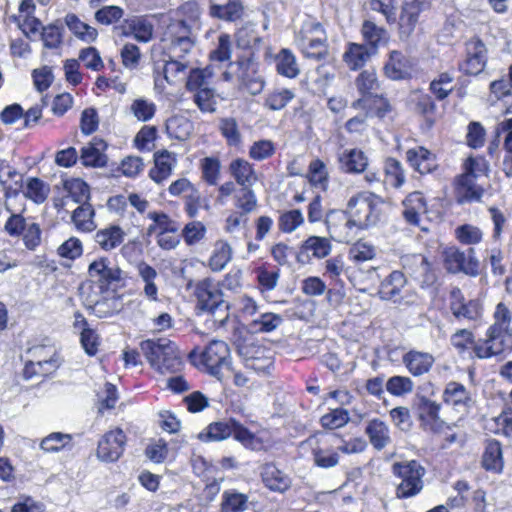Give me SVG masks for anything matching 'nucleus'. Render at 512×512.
<instances>
[{
	"label": "nucleus",
	"mask_w": 512,
	"mask_h": 512,
	"mask_svg": "<svg viewBox=\"0 0 512 512\" xmlns=\"http://www.w3.org/2000/svg\"><path fill=\"white\" fill-rule=\"evenodd\" d=\"M512 311L499 302L493 312V323L487 329L486 338L479 339L474 346V353L484 359L512 350Z\"/></svg>",
	"instance_id": "obj_1"
},
{
	"label": "nucleus",
	"mask_w": 512,
	"mask_h": 512,
	"mask_svg": "<svg viewBox=\"0 0 512 512\" xmlns=\"http://www.w3.org/2000/svg\"><path fill=\"white\" fill-rule=\"evenodd\" d=\"M140 350L151 368L160 374L176 373L183 365L176 344L169 339L144 340L140 343Z\"/></svg>",
	"instance_id": "obj_2"
},
{
	"label": "nucleus",
	"mask_w": 512,
	"mask_h": 512,
	"mask_svg": "<svg viewBox=\"0 0 512 512\" xmlns=\"http://www.w3.org/2000/svg\"><path fill=\"white\" fill-rule=\"evenodd\" d=\"M234 71H225L223 79L232 81L235 77L240 89L246 90L251 95H258L265 86L264 77L259 72V63L253 51L243 52L237 56L236 61L230 62Z\"/></svg>",
	"instance_id": "obj_3"
},
{
	"label": "nucleus",
	"mask_w": 512,
	"mask_h": 512,
	"mask_svg": "<svg viewBox=\"0 0 512 512\" xmlns=\"http://www.w3.org/2000/svg\"><path fill=\"white\" fill-rule=\"evenodd\" d=\"M392 473L398 479L395 487L396 498L409 499L422 492L426 469L418 461L395 462Z\"/></svg>",
	"instance_id": "obj_4"
},
{
	"label": "nucleus",
	"mask_w": 512,
	"mask_h": 512,
	"mask_svg": "<svg viewBox=\"0 0 512 512\" xmlns=\"http://www.w3.org/2000/svg\"><path fill=\"white\" fill-rule=\"evenodd\" d=\"M190 357L219 381L223 380L226 372L231 371L230 348L225 341L212 340L202 351L193 350Z\"/></svg>",
	"instance_id": "obj_5"
},
{
	"label": "nucleus",
	"mask_w": 512,
	"mask_h": 512,
	"mask_svg": "<svg viewBox=\"0 0 512 512\" xmlns=\"http://www.w3.org/2000/svg\"><path fill=\"white\" fill-rule=\"evenodd\" d=\"M381 204V198L375 194L359 192L348 200L346 210L352 218V223L361 230L378 223L381 214Z\"/></svg>",
	"instance_id": "obj_6"
},
{
	"label": "nucleus",
	"mask_w": 512,
	"mask_h": 512,
	"mask_svg": "<svg viewBox=\"0 0 512 512\" xmlns=\"http://www.w3.org/2000/svg\"><path fill=\"white\" fill-rule=\"evenodd\" d=\"M161 41L173 57H185L195 46L191 27L181 19L170 20L163 31Z\"/></svg>",
	"instance_id": "obj_7"
},
{
	"label": "nucleus",
	"mask_w": 512,
	"mask_h": 512,
	"mask_svg": "<svg viewBox=\"0 0 512 512\" xmlns=\"http://www.w3.org/2000/svg\"><path fill=\"white\" fill-rule=\"evenodd\" d=\"M401 265L406 277H410L421 288L432 287L437 274L431 262L422 254H407L401 257Z\"/></svg>",
	"instance_id": "obj_8"
},
{
	"label": "nucleus",
	"mask_w": 512,
	"mask_h": 512,
	"mask_svg": "<svg viewBox=\"0 0 512 512\" xmlns=\"http://www.w3.org/2000/svg\"><path fill=\"white\" fill-rule=\"evenodd\" d=\"M473 248L467 252L460 251L455 247L447 248L443 252V263L449 273L462 272L468 276L476 277L479 275V261L475 257Z\"/></svg>",
	"instance_id": "obj_9"
},
{
	"label": "nucleus",
	"mask_w": 512,
	"mask_h": 512,
	"mask_svg": "<svg viewBox=\"0 0 512 512\" xmlns=\"http://www.w3.org/2000/svg\"><path fill=\"white\" fill-rule=\"evenodd\" d=\"M415 405L420 426L425 431L432 433H440L443 431L446 422L440 417V403L426 396H418Z\"/></svg>",
	"instance_id": "obj_10"
},
{
	"label": "nucleus",
	"mask_w": 512,
	"mask_h": 512,
	"mask_svg": "<svg viewBox=\"0 0 512 512\" xmlns=\"http://www.w3.org/2000/svg\"><path fill=\"white\" fill-rule=\"evenodd\" d=\"M126 435L120 428L106 432L98 442L97 457L103 462H115L124 452Z\"/></svg>",
	"instance_id": "obj_11"
},
{
	"label": "nucleus",
	"mask_w": 512,
	"mask_h": 512,
	"mask_svg": "<svg viewBox=\"0 0 512 512\" xmlns=\"http://www.w3.org/2000/svg\"><path fill=\"white\" fill-rule=\"evenodd\" d=\"M326 225L331 238L338 242H349L359 230L346 209L330 211L326 216Z\"/></svg>",
	"instance_id": "obj_12"
},
{
	"label": "nucleus",
	"mask_w": 512,
	"mask_h": 512,
	"mask_svg": "<svg viewBox=\"0 0 512 512\" xmlns=\"http://www.w3.org/2000/svg\"><path fill=\"white\" fill-rule=\"evenodd\" d=\"M244 366L256 373H267L273 365L272 352L260 345H243L239 347Z\"/></svg>",
	"instance_id": "obj_13"
},
{
	"label": "nucleus",
	"mask_w": 512,
	"mask_h": 512,
	"mask_svg": "<svg viewBox=\"0 0 512 512\" xmlns=\"http://www.w3.org/2000/svg\"><path fill=\"white\" fill-rule=\"evenodd\" d=\"M302 449H310L314 464L323 469L335 467L339 463V455L330 449L325 437L317 435L309 437L301 443Z\"/></svg>",
	"instance_id": "obj_14"
},
{
	"label": "nucleus",
	"mask_w": 512,
	"mask_h": 512,
	"mask_svg": "<svg viewBox=\"0 0 512 512\" xmlns=\"http://www.w3.org/2000/svg\"><path fill=\"white\" fill-rule=\"evenodd\" d=\"M121 269L111 265L107 257H99L89 264L88 276L94 283L99 284L101 289H108L109 286L121 280Z\"/></svg>",
	"instance_id": "obj_15"
},
{
	"label": "nucleus",
	"mask_w": 512,
	"mask_h": 512,
	"mask_svg": "<svg viewBox=\"0 0 512 512\" xmlns=\"http://www.w3.org/2000/svg\"><path fill=\"white\" fill-rule=\"evenodd\" d=\"M450 310L458 320L478 321L483 315V307L478 300L466 301L457 287L450 292Z\"/></svg>",
	"instance_id": "obj_16"
},
{
	"label": "nucleus",
	"mask_w": 512,
	"mask_h": 512,
	"mask_svg": "<svg viewBox=\"0 0 512 512\" xmlns=\"http://www.w3.org/2000/svg\"><path fill=\"white\" fill-rule=\"evenodd\" d=\"M487 64V48L479 39H471L466 43V57L459 69L467 75L480 74Z\"/></svg>",
	"instance_id": "obj_17"
},
{
	"label": "nucleus",
	"mask_w": 512,
	"mask_h": 512,
	"mask_svg": "<svg viewBox=\"0 0 512 512\" xmlns=\"http://www.w3.org/2000/svg\"><path fill=\"white\" fill-rule=\"evenodd\" d=\"M443 401L452 406L459 414L465 415L472 404L470 393L466 387L457 382H450L443 391Z\"/></svg>",
	"instance_id": "obj_18"
},
{
	"label": "nucleus",
	"mask_w": 512,
	"mask_h": 512,
	"mask_svg": "<svg viewBox=\"0 0 512 512\" xmlns=\"http://www.w3.org/2000/svg\"><path fill=\"white\" fill-rule=\"evenodd\" d=\"M403 218L413 226L420 227L421 217L428 212L427 202L423 194L414 191L406 196L402 202Z\"/></svg>",
	"instance_id": "obj_19"
},
{
	"label": "nucleus",
	"mask_w": 512,
	"mask_h": 512,
	"mask_svg": "<svg viewBox=\"0 0 512 512\" xmlns=\"http://www.w3.org/2000/svg\"><path fill=\"white\" fill-rule=\"evenodd\" d=\"M484 189L476 183V178L461 174L455 180V196L460 204L480 201Z\"/></svg>",
	"instance_id": "obj_20"
},
{
	"label": "nucleus",
	"mask_w": 512,
	"mask_h": 512,
	"mask_svg": "<svg viewBox=\"0 0 512 512\" xmlns=\"http://www.w3.org/2000/svg\"><path fill=\"white\" fill-rule=\"evenodd\" d=\"M424 0H406L399 19L401 34L410 35L418 23L419 15L427 8Z\"/></svg>",
	"instance_id": "obj_21"
},
{
	"label": "nucleus",
	"mask_w": 512,
	"mask_h": 512,
	"mask_svg": "<svg viewBox=\"0 0 512 512\" xmlns=\"http://www.w3.org/2000/svg\"><path fill=\"white\" fill-rule=\"evenodd\" d=\"M198 307L206 312H211L214 306L224 301L221 290L210 280H204L196 286Z\"/></svg>",
	"instance_id": "obj_22"
},
{
	"label": "nucleus",
	"mask_w": 512,
	"mask_h": 512,
	"mask_svg": "<svg viewBox=\"0 0 512 512\" xmlns=\"http://www.w3.org/2000/svg\"><path fill=\"white\" fill-rule=\"evenodd\" d=\"M402 362L409 373L418 377L430 371L435 362V358L428 352L410 350L403 355Z\"/></svg>",
	"instance_id": "obj_23"
},
{
	"label": "nucleus",
	"mask_w": 512,
	"mask_h": 512,
	"mask_svg": "<svg viewBox=\"0 0 512 512\" xmlns=\"http://www.w3.org/2000/svg\"><path fill=\"white\" fill-rule=\"evenodd\" d=\"M407 283V278L403 271H392L380 284L378 294L383 300L399 302L401 299V290Z\"/></svg>",
	"instance_id": "obj_24"
},
{
	"label": "nucleus",
	"mask_w": 512,
	"mask_h": 512,
	"mask_svg": "<svg viewBox=\"0 0 512 512\" xmlns=\"http://www.w3.org/2000/svg\"><path fill=\"white\" fill-rule=\"evenodd\" d=\"M261 477L265 486L275 492L283 493L291 486L290 477L273 463L261 467Z\"/></svg>",
	"instance_id": "obj_25"
},
{
	"label": "nucleus",
	"mask_w": 512,
	"mask_h": 512,
	"mask_svg": "<svg viewBox=\"0 0 512 512\" xmlns=\"http://www.w3.org/2000/svg\"><path fill=\"white\" fill-rule=\"evenodd\" d=\"M228 169L236 183L242 188L252 187L258 180L253 165L245 159L232 160Z\"/></svg>",
	"instance_id": "obj_26"
},
{
	"label": "nucleus",
	"mask_w": 512,
	"mask_h": 512,
	"mask_svg": "<svg viewBox=\"0 0 512 512\" xmlns=\"http://www.w3.org/2000/svg\"><path fill=\"white\" fill-rule=\"evenodd\" d=\"M126 233L117 225H109L103 229L98 230L94 235L95 242L104 251H111L120 246Z\"/></svg>",
	"instance_id": "obj_27"
},
{
	"label": "nucleus",
	"mask_w": 512,
	"mask_h": 512,
	"mask_svg": "<svg viewBox=\"0 0 512 512\" xmlns=\"http://www.w3.org/2000/svg\"><path fill=\"white\" fill-rule=\"evenodd\" d=\"M411 67V61L405 55L399 51H392L384 66V72L390 79L400 80L410 75Z\"/></svg>",
	"instance_id": "obj_28"
},
{
	"label": "nucleus",
	"mask_w": 512,
	"mask_h": 512,
	"mask_svg": "<svg viewBox=\"0 0 512 512\" xmlns=\"http://www.w3.org/2000/svg\"><path fill=\"white\" fill-rule=\"evenodd\" d=\"M365 433L371 445L378 451L384 449L391 443L389 427L380 419L370 420L365 428Z\"/></svg>",
	"instance_id": "obj_29"
},
{
	"label": "nucleus",
	"mask_w": 512,
	"mask_h": 512,
	"mask_svg": "<svg viewBox=\"0 0 512 512\" xmlns=\"http://www.w3.org/2000/svg\"><path fill=\"white\" fill-rule=\"evenodd\" d=\"M407 161L420 174L432 172L435 167V156L426 148L418 147L406 152Z\"/></svg>",
	"instance_id": "obj_30"
},
{
	"label": "nucleus",
	"mask_w": 512,
	"mask_h": 512,
	"mask_svg": "<svg viewBox=\"0 0 512 512\" xmlns=\"http://www.w3.org/2000/svg\"><path fill=\"white\" fill-rule=\"evenodd\" d=\"M106 144L103 140L94 139L87 146L82 148L80 160L84 166L103 167L106 165L107 157L104 154Z\"/></svg>",
	"instance_id": "obj_31"
},
{
	"label": "nucleus",
	"mask_w": 512,
	"mask_h": 512,
	"mask_svg": "<svg viewBox=\"0 0 512 512\" xmlns=\"http://www.w3.org/2000/svg\"><path fill=\"white\" fill-rule=\"evenodd\" d=\"M338 159L341 169L348 173L363 172L368 165L367 157L358 149L344 150Z\"/></svg>",
	"instance_id": "obj_32"
},
{
	"label": "nucleus",
	"mask_w": 512,
	"mask_h": 512,
	"mask_svg": "<svg viewBox=\"0 0 512 512\" xmlns=\"http://www.w3.org/2000/svg\"><path fill=\"white\" fill-rule=\"evenodd\" d=\"M361 34L363 39L376 50L380 45H384L387 43L389 39V34L387 30L377 25L371 19H365L362 23Z\"/></svg>",
	"instance_id": "obj_33"
},
{
	"label": "nucleus",
	"mask_w": 512,
	"mask_h": 512,
	"mask_svg": "<svg viewBox=\"0 0 512 512\" xmlns=\"http://www.w3.org/2000/svg\"><path fill=\"white\" fill-rule=\"evenodd\" d=\"M244 7L239 0H228L225 4H211L210 14L225 21H236L242 17Z\"/></svg>",
	"instance_id": "obj_34"
},
{
	"label": "nucleus",
	"mask_w": 512,
	"mask_h": 512,
	"mask_svg": "<svg viewBox=\"0 0 512 512\" xmlns=\"http://www.w3.org/2000/svg\"><path fill=\"white\" fill-rule=\"evenodd\" d=\"M124 35H133L139 42H148L153 35L152 24L144 18L134 17L126 21L123 27Z\"/></svg>",
	"instance_id": "obj_35"
},
{
	"label": "nucleus",
	"mask_w": 512,
	"mask_h": 512,
	"mask_svg": "<svg viewBox=\"0 0 512 512\" xmlns=\"http://www.w3.org/2000/svg\"><path fill=\"white\" fill-rule=\"evenodd\" d=\"M175 163V157L171 153L167 151L156 153L155 166L150 171V177L156 183H161L171 174Z\"/></svg>",
	"instance_id": "obj_36"
},
{
	"label": "nucleus",
	"mask_w": 512,
	"mask_h": 512,
	"mask_svg": "<svg viewBox=\"0 0 512 512\" xmlns=\"http://www.w3.org/2000/svg\"><path fill=\"white\" fill-rule=\"evenodd\" d=\"M502 447L497 440H489L482 457V465L486 470L500 472L503 468Z\"/></svg>",
	"instance_id": "obj_37"
},
{
	"label": "nucleus",
	"mask_w": 512,
	"mask_h": 512,
	"mask_svg": "<svg viewBox=\"0 0 512 512\" xmlns=\"http://www.w3.org/2000/svg\"><path fill=\"white\" fill-rule=\"evenodd\" d=\"M136 268L139 277L145 283L143 288L144 295L148 299L156 301L158 296V287L155 284V279L158 277L157 271L144 261L139 262Z\"/></svg>",
	"instance_id": "obj_38"
},
{
	"label": "nucleus",
	"mask_w": 512,
	"mask_h": 512,
	"mask_svg": "<svg viewBox=\"0 0 512 512\" xmlns=\"http://www.w3.org/2000/svg\"><path fill=\"white\" fill-rule=\"evenodd\" d=\"M232 259V248L228 242L218 240L213 246L209 259V267L215 271H222Z\"/></svg>",
	"instance_id": "obj_39"
},
{
	"label": "nucleus",
	"mask_w": 512,
	"mask_h": 512,
	"mask_svg": "<svg viewBox=\"0 0 512 512\" xmlns=\"http://www.w3.org/2000/svg\"><path fill=\"white\" fill-rule=\"evenodd\" d=\"M233 421H219L208 425L205 432L198 434L202 441H222L229 438L233 433Z\"/></svg>",
	"instance_id": "obj_40"
},
{
	"label": "nucleus",
	"mask_w": 512,
	"mask_h": 512,
	"mask_svg": "<svg viewBox=\"0 0 512 512\" xmlns=\"http://www.w3.org/2000/svg\"><path fill=\"white\" fill-rule=\"evenodd\" d=\"M276 70L278 74L295 78L299 75L300 69L294 54L288 49H282L275 57Z\"/></svg>",
	"instance_id": "obj_41"
},
{
	"label": "nucleus",
	"mask_w": 512,
	"mask_h": 512,
	"mask_svg": "<svg viewBox=\"0 0 512 512\" xmlns=\"http://www.w3.org/2000/svg\"><path fill=\"white\" fill-rule=\"evenodd\" d=\"M249 507L248 496L236 490H226L221 498V512H245Z\"/></svg>",
	"instance_id": "obj_42"
},
{
	"label": "nucleus",
	"mask_w": 512,
	"mask_h": 512,
	"mask_svg": "<svg viewBox=\"0 0 512 512\" xmlns=\"http://www.w3.org/2000/svg\"><path fill=\"white\" fill-rule=\"evenodd\" d=\"M65 23L74 35L81 40L90 43L97 39V29L82 22L75 14L66 15Z\"/></svg>",
	"instance_id": "obj_43"
},
{
	"label": "nucleus",
	"mask_w": 512,
	"mask_h": 512,
	"mask_svg": "<svg viewBox=\"0 0 512 512\" xmlns=\"http://www.w3.org/2000/svg\"><path fill=\"white\" fill-rule=\"evenodd\" d=\"M94 209L89 203L78 206L72 213V221L78 230L90 232L96 228Z\"/></svg>",
	"instance_id": "obj_44"
},
{
	"label": "nucleus",
	"mask_w": 512,
	"mask_h": 512,
	"mask_svg": "<svg viewBox=\"0 0 512 512\" xmlns=\"http://www.w3.org/2000/svg\"><path fill=\"white\" fill-rule=\"evenodd\" d=\"M370 57L367 47L363 44L350 43L343 55L347 66L352 70L360 69Z\"/></svg>",
	"instance_id": "obj_45"
},
{
	"label": "nucleus",
	"mask_w": 512,
	"mask_h": 512,
	"mask_svg": "<svg viewBox=\"0 0 512 512\" xmlns=\"http://www.w3.org/2000/svg\"><path fill=\"white\" fill-rule=\"evenodd\" d=\"M384 174V186L400 188L405 183V173L402 164L394 158H388L385 161Z\"/></svg>",
	"instance_id": "obj_46"
},
{
	"label": "nucleus",
	"mask_w": 512,
	"mask_h": 512,
	"mask_svg": "<svg viewBox=\"0 0 512 512\" xmlns=\"http://www.w3.org/2000/svg\"><path fill=\"white\" fill-rule=\"evenodd\" d=\"M326 40V34L324 33L323 37H316L312 40L302 42L297 46L304 57L313 60H321L326 57L328 53Z\"/></svg>",
	"instance_id": "obj_47"
},
{
	"label": "nucleus",
	"mask_w": 512,
	"mask_h": 512,
	"mask_svg": "<svg viewBox=\"0 0 512 512\" xmlns=\"http://www.w3.org/2000/svg\"><path fill=\"white\" fill-rule=\"evenodd\" d=\"M212 77L213 69L210 67L191 69L186 81V89L190 92H196L202 88H208Z\"/></svg>",
	"instance_id": "obj_48"
},
{
	"label": "nucleus",
	"mask_w": 512,
	"mask_h": 512,
	"mask_svg": "<svg viewBox=\"0 0 512 512\" xmlns=\"http://www.w3.org/2000/svg\"><path fill=\"white\" fill-rule=\"evenodd\" d=\"M283 322V318L275 313H262L259 318L254 319L249 324L252 332H271L278 328Z\"/></svg>",
	"instance_id": "obj_49"
},
{
	"label": "nucleus",
	"mask_w": 512,
	"mask_h": 512,
	"mask_svg": "<svg viewBox=\"0 0 512 512\" xmlns=\"http://www.w3.org/2000/svg\"><path fill=\"white\" fill-rule=\"evenodd\" d=\"M72 436L61 432H54L42 439L40 448L47 453L59 452L70 446Z\"/></svg>",
	"instance_id": "obj_50"
},
{
	"label": "nucleus",
	"mask_w": 512,
	"mask_h": 512,
	"mask_svg": "<svg viewBox=\"0 0 512 512\" xmlns=\"http://www.w3.org/2000/svg\"><path fill=\"white\" fill-rule=\"evenodd\" d=\"M260 40L255 27L251 24L244 25L235 33L237 47L246 50L245 52L252 51V48L257 45Z\"/></svg>",
	"instance_id": "obj_51"
},
{
	"label": "nucleus",
	"mask_w": 512,
	"mask_h": 512,
	"mask_svg": "<svg viewBox=\"0 0 512 512\" xmlns=\"http://www.w3.org/2000/svg\"><path fill=\"white\" fill-rule=\"evenodd\" d=\"M122 308L121 300L115 293L110 297L97 300L94 303L93 311L100 318L109 317L118 313Z\"/></svg>",
	"instance_id": "obj_52"
},
{
	"label": "nucleus",
	"mask_w": 512,
	"mask_h": 512,
	"mask_svg": "<svg viewBox=\"0 0 512 512\" xmlns=\"http://www.w3.org/2000/svg\"><path fill=\"white\" fill-rule=\"evenodd\" d=\"M325 33L322 25L313 18H307L303 21L300 30L296 34V45L312 40L316 37H323Z\"/></svg>",
	"instance_id": "obj_53"
},
{
	"label": "nucleus",
	"mask_w": 512,
	"mask_h": 512,
	"mask_svg": "<svg viewBox=\"0 0 512 512\" xmlns=\"http://www.w3.org/2000/svg\"><path fill=\"white\" fill-rule=\"evenodd\" d=\"M302 252H312L316 258H324L331 251V244L325 237L311 236L301 247Z\"/></svg>",
	"instance_id": "obj_54"
},
{
	"label": "nucleus",
	"mask_w": 512,
	"mask_h": 512,
	"mask_svg": "<svg viewBox=\"0 0 512 512\" xmlns=\"http://www.w3.org/2000/svg\"><path fill=\"white\" fill-rule=\"evenodd\" d=\"M453 80L450 73L443 72L430 83V90L438 100H443L453 91Z\"/></svg>",
	"instance_id": "obj_55"
},
{
	"label": "nucleus",
	"mask_w": 512,
	"mask_h": 512,
	"mask_svg": "<svg viewBox=\"0 0 512 512\" xmlns=\"http://www.w3.org/2000/svg\"><path fill=\"white\" fill-rule=\"evenodd\" d=\"M349 412L343 408H335L323 415L320 419L322 427L325 429H338L349 422Z\"/></svg>",
	"instance_id": "obj_56"
},
{
	"label": "nucleus",
	"mask_w": 512,
	"mask_h": 512,
	"mask_svg": "<svg viewBox=\"0 0 512 512\" xmlns=\"http://www.w3.org/2000/svg\"><path fill=\"white\" fill-rule=\"evenodd\" d=\"M295 97L294 91L290 89H277L268 94L264 105L270 110L277 111L283 109Z\"/></svg>",
	"instance_id": "obj_57"
},
{
	"label": "nucleus",
	"mask_w": 512,
	"mask_h": 512,
	"mask_svg": "<svg viewBox=\"0 0 512 512\" xmlns=\"http://www.w3.org/2000/svg\"><path fill=\"white\" fill-rule=\"evenodd\" d=\"M414 383L407 376H392L386 382V390L393 396H404L411 393Z\"/></svg>",
	"instance_id": "obj_58"
},
{
	"label": "nucleus",
	"mask_w": 512,
	"mask_h": 512,
	"mask_svg": "<svg viewBox=\"0 0 512 512\" xmlns=\"http://www.w3.org/2000/svg\"><path fill=\"white\" fill-rule=\"evenodd\" d=\"M130 111L138 121L147 122L154 117L156 105L147 99L138 98L132 102Z\"/></svg>",
	"instance_id": "obj_59"
},
{
	"label": "nucleus",
	"mask_w": 512,
	"mask_h": 512,
	"mask_svg": "<svg viewBox=\"0 0 512 512\" xmlns=\"http://www.w3.org/2000/svg\"><path fill=\"white\" fill-rule=\"evenodd\" d=\"M202 178L209 185H216L220 178L221 164L217 157H205L200 163Z\"/></svg>",
	"instance_id": "obj_60"
},
{
	"label": "nucleus",
	"mask_w": 512,
	"mask_h": 512,
	"mask_svg": "<svg viewBox=\"0 0 512 512\" xmlns=\"http://www.w3.org/2000/svg\"><path fill=\"white\" fill-rule=\"evenodd\" d=\"M124 16V10L116 5L103 6L95 12V20L102 25L118 23Z\"/></svg>",
	"instance_id": "obj_61"
},
{
	"label": "nucleus",
	"mask_w": 512,
	"mask_h": 512,
	"mask_svg": "<svg viewBox=\"0 0 512 512\" xmlns=\"http://www.w3.org/2000/svg\"><path fill=\"white\" fill-rule=\"evenodd\" d=\"M194 103L203 112H214L217 105V97L215 90L208 87L202 88L194 92Z\"/></svg>",
	"instance_id": "obj_62"
},
{
	"label": "nucleus",
	"mask_w": 512,
	"mask_h": 512,
	"mask_svg": "<svg viewBox=\"0 0 512 512\" xmlns=\"http://www.w3.org/2000/svg\"><path fill=\"white\" fill-rule=\"evenodd\" d=\"M235 207L240 209L241 213L245 215L253 212L257 208V198L251 187H245L240 190V192L235 195Z\"/></svg>",
	"instance_id": "obj_63"
},
{
	"label": "nucleus",
	"mask_w": 512,
	"mask_h": 512,
	"mask_svg": "<svg viewBox=\"0 0 512 512\" xmlns=\"http://www.w3.org/2000/svg\"><path fill=\"white\" fill-rule=\"evenodd\" d=\"M207 229L200 221H191L187 223L182 230L184 242L189 245H195L204 239Z\"/></svg>",
	"instance_id": "obj_64"
}]
</instances>
